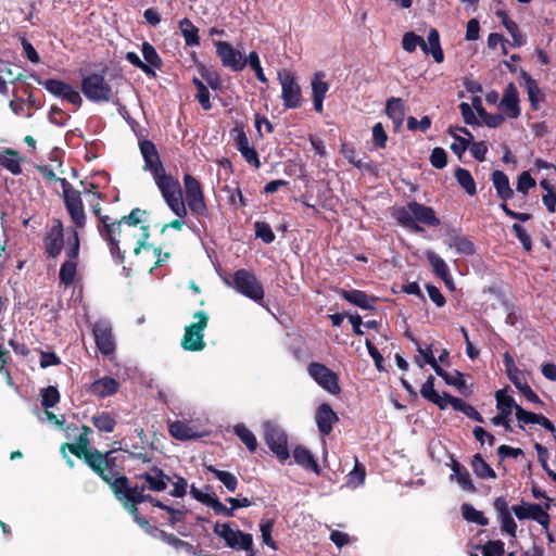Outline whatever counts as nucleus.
I'll use <instances>...</instances> for the list:
<instances>
[{"instance_id":"e433bc0d","label":"nucleus","mask_w":556,"mask_h":556,"mask_svg":"<svg viewBox=\"0 0 556 556\" xmlns=\"http://www.w3.org/2000/svg\"><path fill=\"white\" fill-rule=\"evenodd\" d=\"M100 219L105 228V231H106V239L110 241V244H111V250L112 251H115L118 249V240H119V237H121V227H122V224L123 222H121V219L117 222V223H109V217L108 216H100Z\"/></svg>"},{"instance_id":"f257e3e1","label":"nucleus","mask_w":556,"mask_h":556,"mask_svg":"<svg viewBox=\"0 0 556 556\" xmlns=\"http://www.w3.org/2000/svg\"><path fill=\"white\" fill-rule=\"evenodd\" d=\"M140 151L144 160L143 169L151 173L168 207L177 217H185L187 207L182 199L180 184L165 173L155 146L151 141H142L140 142Z\"/></svg>"},{"instance_id":"a211bd4d","label":"nucleus","mask_w":556,"mask_h":556,"mask_svg":"<svg viewBox=\"0 0 556 556\" xmlns=\"http://www.w3.org/2000/svg\"><path fill=\"white\" fill-rule=\"evenodd\" d=\"M511 510L518 519H533L538 521L545 530H547L549 523V516L540 505H517L513 506Z\"/></svg>"},{"instance_id":"338daca9","label":"nucleus","mask_w":556,"mask_h":556,"mask_svg":"<svg viewBox=\"0 0 556 556\" xmlns=\"http://www.w3.org/2000/svg\"><path fill=\"white\" fill-rule=\"evenodd\" d=\"M431 164L437 168H443L446 165V152L442 148H434L430 155Z\"/></svg>"},{"instance_id":"473e14b6","label":"nucleus","mask_w":556,"mask_h":556,"mask_svg":"<svg viewBox=\"0 0 556 556\" xmlns=\"http://www.w3.org/2000/svg\"><path fill=\"white\" fill-rule=\"evenodd\" d=\"M118 390V382L109 377L101 378L97 381H94L91 387L90 391L100 397L109 396L114 394Z\"/></svg>"},{"instance_id":"c85d7f7f","label":"nucleus","mask_w":556,"mask_h":556,"mask_svg":"<svg viewBox=\"0 0 556 556\" xmlns=\"http://www.w3.org/2000/svg\"><path fill=\"white\" fill-rule=\"evenodd\" d=\"M22 157L18 152L12 149H4L0 152V166L9 170L12 175L22 173Z\"/></svg>"},{"instance_id":"393cba45","label":"nucleus","mask_w":556,"mask_h":556,"mask_svg":"<svg viewBox=\"0 0 556 556\" xmlns=\"http://www.w3.org/2000/svg\"><path fill=\"white\" fill-rule=\"evenodd\" d=\"M312 99L314 103V108L317 112L323 111V101L329 89V85L325 81V74L318 72L314 75L312 79Z\"/></svg>"},{"instance_id":"ea45409f","label":"nucleus","mask_w":556,"mask_h":556,"mask_svg":"<svg viewBox=\"0 0 556 556\" xmlns=\"http://www.w3.org/2000/svg\"><path fill=\"white\" fill-rule=\"evenodd\" d=\"M180 31L185 38L186 45L193 47L200 43L198 36V28L188 18H184L179 22Z\"/></svg>"},{"instance_id":"7c9ffc66","label":"nucleus","mask_w":556,"mask_h":556,"mask_svg":"<svg viewBox=\"0 0 556 556\" xmlns=\"http://www.w3.org/2000/svg\"><path fill=\"white\" fill-rule=\"evenodd\" d=\"M386 113L392 119L395 129L401 127L405 116L403 101L399 98H391L390 100H388Z\"/></svg>"},{"instance_id":"603ef678","label":"nucleus","mask_w":556,"mask_h":556,"mask_svg":"<svg viewBox=\"0 0 556 556\" xmlns=\"http://www.w3.org/2000/svg\"><path fill=\"white\" fill-rule=\"evenodd\" d=\"M451 249H454L457 253L464 255H471L475 253V247L471 241L464 237H455L448 243Z\"/></svg>"},{"instance_id":"37998d69","label":"nucleus","mask_w":556,"mask_h":556,"mask_svg":"<svg viewBox=\"0 0 556 556\" xmlns=\"http://www.w3.org/2000/svg\"><path fill=\"white\" fill-rule=\"evenodd\" d=\"M206 469L215 475V477L225 485V488L233 492L237 489L238 480L236 476L229 471L216 469L213 466H207Z\"/></svg>"},{"instance_id":"58836bf2","label":"nucleus","mask_w":556,"mask_h":556,"mask_svg":"<svg viewBox=\"0 0 556 556\" xmlns=\"http://www.w3.org/2000/svg\"><path fill=\"white\" fill-rule=\"evenodd\" d=\"M427 51L426 53H431L435 62L442 63L444 60V54L440 45V36L438 30L431 29L428 35V40L426 42Z\"/></svg>"},{"instance_id":"0eeeda50","label":"nucleus","mask_w":556,"mask_h":556,"mask_svg":"<svg viewBox=\"0 0 556 556\" xmlns=\"http://www.w3.org/2000/svg\"><path fill=\"white\" fill-rule=\"evenodd\" d=\"M227 283L253 301H260L264 296L261 282L251 271L239 269L233 274L232 281H227Z\"/></svg>"},{"instance_id":"bf43d9fd","label":"nucleus","mask_w":556,"mask_h":556,"mask_svg":"<svg viewBox=\"0 0 556 556\" xmlns=\"http://www.w3.org/2000/svg\"><path fill=\"white\" fill-rule=\"evenodd\" d=\"M247 64H249L252 70L255 72L256 77L262 83H267V78L263 73V68L261 66L258 54L255 51L250 52L249 56L245 58Z\"/></svg>"},{"instance_id":"09e8293b","label":"nucleus","mask_w":556,"mask_h":556,"mask_svg":"<svg viewBox=\"0 0 556 556\" xmlns=\"http://www.w3.org/2000/svg\"><path fill=\"white\" fill-rule=\"evenodd\" d=\"M123 507L132 516L134 520L146 530L148 534L155 538L160 529L151 527L149 521L139 515L138 508L134 505H123Z\"/></svg>"},{"instance_id":"39448f33","label":"nucleus","mask_w":556,"mask_h":556,"mask_svg":"<svg viewBox=\"0 0 556 556\" xmlns=\"http://www.w3.org/2000/svg\"><path fill=\"white\" fill-rule=\"evenodd\" d=\"M106 483L122 505H134L137 507V505L144 502H149L153 505L155 501L153 496L146 493L144 485L130 486L128 479L125 476H116L114 472Z\"/></svg>"},{"instance_id":"f8f14e48","label":"nucleus","mask_w":556,"mask_h":556,"mask_svg":"<svg viewBox=\"0 0 556 556\" xmlns=\"http://www.w3.org/2000/svg\"><path fill=\"white\" fill-rule=\"evenodd\" d=\"M308 375L324 390L332 395L341 392L338 375L320 363H311L307 366Z\"/></svg>"},{"instance_id":"0e129e2a","label":"nucleus","mask_w":556,"mask_h":556,"mask_svg":"<svg viewBox=\"0 0 556 556\" xmlns=\"http://www.w3.org/2000/svg\"><path fill=\"white\" fill-rule=\"evenodd\" d=\"M535 186V180L531 177L528 172H522L517 181V191L527 193L531 188Z\"/></svg>"},{"instance_id":"bb28decb","label":"nucleus","mask_w":556,"mask_h":556,"mask_svg":"<svg viewBox=\"0 0 556 556\" xmlns=\"http://www.w3.org/2000/svg\"><path fill=\"white\" fill-rule=\"evenodd\" d=\"M420 394L425 399H427V400L431 401L432 403L437 404L438 406H440V408H445L450 402V399L452 397L446 394L440 395L434 390V378L432 376L428 377V379L422 384V387L420 389Z\"/></svg>"},{"instance_id":"2eb2a0df","label":"nucleus","mask_w":556,"mask_h":556,"mask_svg":"<svg viewBox=\"0 0 556 556\" xmlns=\"http://www.w3.org/2000/svg\"><path fill=\"white\" fill-rule=\"evenodd\" d=\"M68 260L60 268V280L68 286L74 282L77 268V257L79 253V238L77 230H73V243L65 250Z\"/></svg>"},{"instance_id":"a878e982","label":"nucleus","mask_w":556,"mask_h":556,"mask_svg":"<svg viewBox=\"0 0 556 556\" xmlns=\"http://www.w3.org/2000/svg\"><path fill=\"white\" fill-rule=\"evenodd\" d=\"M169 433L177 440H191L201 437L200 430L182 420L169 422Z\"/></svg>"},{"instance_id":"20e7f679","label":"nucleus","mask_w":556,"mask_h":556,"mask_svg":"<svg viewBox=\"0 0 556 556\" xmlns=\"http://www.w3.org/2000/svg\"><path fill=\"white\" fill-rule=\"evenodd\" d=\"M106 483L122 505H134L137 507V505L144 502H149L153 505L155 501L153 496L146 493L144 485L130 486L128 479L125 476H116L114 472Z\"/></svg>"},{"instance_id":"4d7b16f0","label":"nucleus","mask_w":556,"mask_h":556,"mask_svg":"<svg viewBox=\"0 0 556 556\" xmlns=\"http://www.w3.org/2000/svg\"><path fill=\"white\" fill-rule=\"evenodd\" d=\"M60 401V394L55 387H48L42 392V401L41 404L45 409H49L53 407Z\"/></svg>"},{"instance_id":"c9c22d12","label":"nucleus","mask_w":556,"mask_h":556,"mask_svg":"<svg viewBox=\"0 0 556 556\" xmlns=\"http://www.w3.org/2000/svg\"><path fill=\"white\" fill-rule=\"evenodd\" d=\"M495 399L497 410L502 415H504L505 418H509L513 412L515 410L516 413L517 407H519V405L516 404L515 400L511 396L507 395L504 390L496 391Z\"/></svg>"},{"instance_id":"f704fd0d","label":"nucleus","mask_w":556,"mask_h":556,"mask_svg":"<svg viewBox=\"0 0 556 556\" xmlns=\"http://www.w3.org/2000/svg\"><path fill=\"white\" fill-rule=\"evenodd\" d=\"M293 457L298 465H300L306 469H309L316 473L319 472V467H318L314 456L307 448H305L303 446H296L293 451Z\"/></svg>"},{"instance_id":"69168bd1","label":"nucleus","mask_w":556,"mask_h":556,"mask_svg":"<svg viewBox=\"0 0 556 556\" xmlns=\"http://www.w3.org/2000/svg\"><path fill=\"white\" fill-rule=\"evenodd\" d=\"M372 140H374L376 147L381 148V149L386 147L388 136H387L384 127L382 126L381 123H377L374 125Z\"/></svg>"},{"instance_id":"f03ea898","label":"nucleus","mask_w":556,"mask_h":556,"mask_svg":"<svg viewBox=\"0 0 556 556\" xmlns=\"http://www.w3.org/2000/svg\"><path fill=\"white\" fill-rule=\"evenodd\" d=\"M63 198L67 213L71 216L73 224L76 228H84L87 222V216L84 210L83 197L87 203L92 207L96 215L100 216V195L91 189L84 191L75 190L65 179L62 180Z\"/></svg>"},{"instance_id":"4be33fe9","label":"nucleus","mask_w":556,"mask_h":556,"mask_svg":"<svg viewBox=\"0 0 556 556\" xmlns=\"http://www.w3.org/2000/svg\"><path fill=\"white\" fill-rule=\"evenodd\" d=\"M518 91L514 84H509L501 100L500 108L508 118H516L520 114Z\"/></svg>"},{"instance_id":"1a4fd4ad","label":"nucleus","mask_w":556,"mask_h":556,"mask_svg":"<svg viewBox=\"0 0 556 556\" xmlns=\"http://www.w3.org/2000/svg\"><path fill=\"white\" fill-rule=\"evenodd\" d=\"M141 52L144 62L141 61L139 55L135 52H127L126 60L134 66L140 68L147 75L155 76L154 70H159L162 66V60L160 55L157 54L154 47L147 41L142 43Z\"/></svg>"},{"instance_id":"6ab92c4d","label":"nucleus","mask_w":556,"mask_h":556,"mask_svg":"<svg viewBox=\"0 0 556 556\" xmlns=\"http://www.w3.org/2000/svg\"><path fill=\"white\" fill-rule=\"evenodd\" d=\"M232 137L236 148L241 152L245 161L255 167L260 166L257 153L253 147L250 146L249 139L242 128L236 127L232 130Z\"/></svg>"},{"instance_id":"e2e57ef3","label":"nucleus","mask_w":556,"mask_h":556,"mask_svg":"<svg viewBox=\"0 0 556 556\" xmlns=\"http://www.w3.org/2000/svg\"><path fill=\"white\" fill-rule=\"evenodd\" d=\"M505 548L502 541H489L482 546L483 556H504Z\"/></svg>"},{"instance_id":"423d86ee","label":"nucleus","mask_w":556,"mask_h":556,"mask_svg":"<svg viewBox=\"0 0 556 556\" xmlns=\"http://www.w3.org/2000/svg\"><path fill=\"white\" fill-rule=\"evenodd\" d=\"M195 321L186 326L181 339V346L186 351H202L205 348L203 331L207 327L208 315L204 311L195 312L193 315Z\"/></svg>"},{"instance_id":"3c124183","label":"nucleus","mask_w":556,"mask_h":556,"mask_svg":"<svg viewBox=\"0 0 556 556\" xmlns=\"http://www.w3.org/2000/svg\"><path fill=\"white\" fill-rule=\"evenodd\" d=\"M92 424L97 429L104 432H112L115 427L114 418L108 413L92 416Z\"/></svg>"},{"instance_id":"13d9d810","label":"nucleus","mask_w":556,"mask_h":556,"mask_svg":"<svg viewBox=\"0 0 556 556\" xmlns=\"http://www.w3.org/2000/svg\"><path fill=\"white\" fill-rule=\"evenodd\" d=\"M256 237L262 239L265 243H270L275 240V235L266 223L256 222L254 224Z\"/></svg>"},{"instance_id":"72a5a7b5","label":"nucleus","mask_w":556,"mask_h":556,"mask_svg":"<svg viewBox=\"0 0 556 556\" xmlns=\"http://www.w3.org/2000/svg\"><path fill=\"white\" fill-rule=\"evenodd\" d=\"M492 181L496 189L497 195L502 200L506 201L513 197L514 191L509 185V180L506 174L501 170H495L492 174Z\"/></svg>"},{"instance_id":"4468645a","label":"nucleus","mask_w":556,"mask_h":556,"mask_svg":"<svg viewBox=\"0 0 556 556\" xmlns=\"http://www.w3.org/2000/svg\"><path fill=\"white\" fill-rule=\"evenodd\" d=\"M184 185L188 206L193 213L203 215L206 211V205L201 184L193 176L186 174L184 176Z\"/></svg>"},{"instance_id":"2f4dec72","label":"nucleus","mask_w":556,"mask_h":556,"mask_svg":"<svg viewBox=\"0 0 556 556\" xmlns=\"http://www.w3.org/2000/svg\"><path fill=\"white\" fill-rule=\"evenodd\" d=\"M452 471L453 473L451 476V479L455 480L464 491H475V485L472 483L471 476L465 467L454 462L452 465Z\"/></svg>"},{"instance_id":"412c9836","label":"nucleus","mask_w":556,"mask_h":556,"mask_svg":"<svg viewBox=\"0 0 556 556\" xmlns=\"http://www.w3.org/2000/svg\"><path fill=\"white\" fill-rule=\"evenodd\" d=\"M136 477L144 481L146 489L153 492H163L166 490L167 483L170 480L169 477L159 468H152L150 471L137 475Z\"/></svg>"},{"instance_id":"4c0bfd02","label":"nucleus","mask_w":556,"mask_h":556,"mask_svg":"<svg viewBox=\"0 0 556 556\" xmlns=\"http://www.w3.org/2000/svg\"><path fill=\"white\" fill-rule=\"evenodd\" d=\"M342 296L350 303H352L361 308H364V309L372 308L374 299L368 298L363 291L344 290V291H342Z\"/></svg>"},{"instance_id":"6e6552de","label":"nucleus","mask_w":556,"mask_h":556,"mask_svg":"<svg viewBox=\"0 0 556 556\" xmlns=\"http://www.w3.org/2000/svg\"><path fill=\"white\" fill-rule=\"evenodd\" d=\"M214 533L225 541V544L237 551L249 552L253 546V538L239 529L232 528L229 523H216Z\"/></svg>"},{"instance_id":"c03bdc74","label":"nucleus","mask_w":556,"mask_h":556,"mask_svg":"<svg viewBox=\"0 0 556 556\" xmlns=\"http://www.w3.org/2000/svg\"><path fill=\"white\" fill-rule=\"evenodd\" d=\"M475 473L483 479H494L495 471L484 462L480 455H475L471 462Z\"/></svg>"},{"instance_id":"680f3d73","label":"nucleus","mask_w":556,"mask_h":556,"mask_svg":"<svg viewBox=\"0 0 556 556\" xmlns=\"http://www.w3.org/2000/svg\"><path fill=\"white\" fill-rule=\"evenodd\" d=\"M364 480H365V469L356 460L354 469L349 473L348 484L350 486L356 488V486L363 484Z\"/></svg>"},{"instance_id":"dca6fc26","label":"nucleus","mask_w":556,"mask_h":556,"mask_svg":"<svg viewBox=\"0 0 556 556\" xmlns=\"http://www.w3.org/2000/svg\"><path fill=\"white\" fill-rule=\"evenodd\" d=\"M216 53L222 61V64L232 71H242L247 65V60L243 53L236 50L227 41H216Z\"/></svg>"},{"instance_id":"79ce46f5","label":"nucleus","mask_w":556,"mask_h":556,"mask_svg":"<svg viewBox=\"0 0 556 556\" xmlns=\"http://www.w3.org/2000/svg\"><path fill=\"white\" fill-rule=\"evenodd\" d=\"M155 538L160 539L165 544L172 546L177 552L190 551V548H191L189 543H187V542L180 540L179 538H177L176 535H174L172 533H167V532H165L164 530H161V529L157 532Z\"/></svg>"},{"instance_id":"6e6d98bb","label":"nucleus","mask_w":556,"mask_h":556,"mask_svg":"<svg viewBox=\"0 0 556 556\" xmlns=\"http://www.w3.org/2000/svg\"><path fill=\"white\" fill-rule=\"evenodd\" d=\"M274 528V521L273 520H265L260 523V531H261V538L262 542L270 547L271 549H277L276 542L274 541L271 536Z\"/></svg>"},{"instance_id":"5701e85b","label":"nucleus","mask_w":556,"mask_h":556,"mask_svg":"<svg viewBox=\"0 0 556 556\" xmlns=\"http://www.w3.org/2000/svg\"><path fill=\"white\" fill-rule=\"evenodd\" d=\"M93 334L97 346L104 354H110L114 351V340L112 337V329L105 323H97L93 328Z\"/></svg>"},{"instance_id":"052dcab7","label":"nucleus","mask_w":556,"mask_h":556,"mask_svg":"<svg viewBox=\"0 0 556 556\" xmlns=\"http://www.w3.org/2000/svg\"><path fill=\"white\" fill-rule=\"evenodd\" d=\"M462 131L468 135L469 139L454 136V142L451 144V150L459 156L469 148V142L472 139V136L465 128Z\"/></svg>"},{"instance_id":"8fccbe9b","label":"nucleus","mask_w":556,"mask_h":556,"mask_svg":"<svg viewBox=\"0 0 556 556\" xmlns=\"http://www.w3.org/2000/svg\"><path fill=\"white\" fill-rule=\"evenodd\" d=\"M235 433L239 437V439L247 445V447L254 452L257 446V441L255 435L242 424L235 426Z\"/></svg>"},{"instance_id":"ddd939ff","label":"nucleus","mask_w":556,"mask_h":556,"mask_svg":"<svg viewBox=\"0 0 556 556\" xmlns=\"http://www.w3.org/2000/svg\"><path fill=\"white\" fill-rule=\"evenodd\" d=\"M265 441L280 460L289 458L287 435L278 426L270 422L265 424Z\"/></svg>"},{"instance_id":"c756f323","label":"nucleus","mask_w":556,"mask_h":556,"mask_svg":"<svg viewBox=\"0 0 556 556\" xmlns=\"http://www.w3.org/2000/svg\"><path fill=\"white\" fill-rule=\"evenodd\" d=\"M426 255H427V258H428V261H429L433 271L441 279L444 280L445 285L448 288H452L453 280H452V277L450 275L448 267H447L445 261L440 255L434 253L433 251H427Z\"/></svg>"},{"instance_id":"a18cd8bd","label":"nucleus","mask_w":556,"mask_h":556,"mask_svg":"<svg viewBox=\"0 0 556 556\" xmlns=\"http://www.w3.org/2000/svg\"><path fill=\"white\" fill-rule=\"evenodd\" d=\"M455 177L458 184L469 195H473L477 192L476 182L469 170L465 168H457L455 172Z\"/></svg>"},{"instance_id":"864d4df0","label":"nucleus","mask_w":556,"mask_h":556,"mask_svg":"<svg viewBox=\"0 0 556 556\" xmlns=\"http://www.w3.org/2000/svg\"><path fill=\"white\" fill-rule=\"evenodd\" d=\"M402 46L407 52L415 51L418 46H420L424 51H427L426 41L414 33H406L403 36Z\"/></svg>"},{"instance_id":"de8ad7c7","label":"nucleus","mask_w":556,"mask_h":556,"mask_svg":"<svg viewBox=\"0 0 556 556\" xmlns=\"http://www.w3.org/2000/svg\"><path fill=\"white\" fill-rule=\"evenodd\" d=\"M448 404L453 406L454 409L463 412L465 415H467L469 418L477 420L479 422H482L481 415L477 412V409L465 403L463 400L457 397H451Z\"/></svg>"},{"instance_id":"7ed1b4c3","label":"nucleus","mask_w":556,"mask_h":556,"mask_svg":"<svg viewBox=\"0 0 556 556\" xmlns=\"http://www.w3.org/2000/svg\"><path fill=\"white\" fill-rule=\"evenodd\" d=\"M89 440L86 438V433H80L77 438V441L74 444H63L61 450L64 453L65 447H68L70 451L77 457L84 458L88 466L101 477V479L106 483L109 479L113 476L114 471L112 470L113 459L110 458L111 451L106 453H101L97 450L89 451Z\"/></svg>"},{"instance_id":"aec40b11","label":"nucleus","mask_w":556,"mask_h":556,"mask_svg":"<svg viewBox=\"0 0 556 556\" xmlns=\"http://www.w3.org/2000/svg\"><path fill=\"white\" fill-rule=\"evenodd\" d=\"M338 419V415L329 404L323 403L317 407L315 421L323 435H328L332 431L333 424H336Z\"/></svg>"},{"instance_id":"b1692460","label":"nucleus","mask_w":556,"mask_h":556,"mask_svg":"<svg viewBox=\"0 0 556 556\" xmlns=\"http://www.w3.org/2000/svg\"><path fill=\"white\" fill-rule=\"evenodd\" d=\"M45 248L51 257L58 256L63 249V226L56 220L45 239Z\"/></svg>"},{"instance_id":"f3484780","label":"nucleus","mask_w":556,"mask_h":556,"mask_svg":"<svg viewBox=\"0 0 556 556\" xmlns=\"http://www.w3.org/2000/svg\"><path fill=\"white\" fill-rule=\"evenodd\" d=\"M43 86L50 93L56 97H61L74 105L79 106L83 102L79 92L64 81L58 79H48L43 83Z\"/></svg>"},{"instance_id":"9d476101","label":"nucleus","mask_w":556,"mask_h":556,"mask_svg":"<svg viewBox=\"0 0 556 556\" xmlns=\"http://www.w3.org/2000/svg\"><path fill=\"white\" fill-rule=\"evenodd\" d=\"M278 80L281 85V99L287 109L301 105L302 92L295 76L288 70L278 72Z\"/></svg>"},{"instance_id":"cd10ccee","label":"nucleus","mask_w":556,"mask_h":556,"mask_svg":"<svg viewBox=\"0 0 556 556\" xmlns=\"http://www.w3.org/2000/svg\"><path fill=\"white\" fill-rule=\"evenodd\" d=\"M409 208L417 222L427 224L429 226H439L440 219L437 218L434 211L426 205L417 202L409 203Z\"/></svg>"},{"instance_id":"a19ab883","label":"nucleus","mask_w":556,"mask_h":556,"mask_svg":"<svg viewBox=\"0 0 556 556\" xmlns=\"http://www.w3.org/2000/svg\"><path fill=\"white\" fill-rule=\"evenodd\" d=\"M460 510L463 518L468 522L477 523L480 526H486L489 523V519L483 515V513L476 509L470 504H463Z\"/></svg>"},{"instance_id":"5fc2aeb1","label":"nucleus","mask_w":556,"mask_h":556,"mask_svg":"<svg viewBox=\"0 0 556 556\" xmlns=\"http://www.w3.org/2000/svg\"><path fill=\"white\" fill-rule=\"evenodd\" d=\"M199 73L212 89L217 90L222 88V80L215 71L204 65H199Z\"/></svg>"},{"instance_id":"9b49d317","label":"nucleus","mask_w":556,"mask_h":556,"mask_svg":"<svg viewBox=\"0 0 556 556\" xmlns=\"http://www.w3.org/2000/svg\"><path fill=\"white\" fill-rule=\"evenodd\" d=\"M81 90L90 101L106 102L111 98V87L99 74H90L85 77L81 81Z\"/></svg>"},{"instance_id":"774afa93","label":"nucleus","mask_w":556,"mask_h":556,"mask_svg":"<svg viewBox=\"0 0 556 556\" xmlns=\"http://www.w3.org/2000/svg\"><path fill=\"white\" fill-rule=\"evenodd\" d=\"M500 519L502 525V531L508 533L511 536H516L517 525L513 517L510 516V513L501 516Z\"/></svg>"},{"instance_id":"49530a36","label":"nucleus","mask_w":556,"mask_h":556,"mask_svg":"<svg viewBox=\"0 0 556 556\" xmlns=\"http://www.w3.org/2000/svg\"><path fill=\"white\" fill-rule=\"evenodd\" d=\"M434 371L438 376L442 377L447 384L455 386L458 389L465 386L464 376L458 370L447 372L443 370L440 366H434Z\"/></svg>"}]
</instances>
